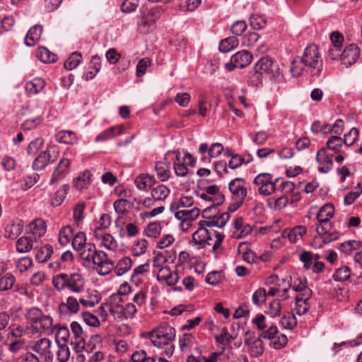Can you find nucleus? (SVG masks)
<instances>
[{
	"label": "nucleus",
	"mask_w": 362,
	"mask_h": 362,
	"mask_svg": "<svg viewBox=\"0 0 362 362\" xmlns=\"http://www.w3.org/2000/svg\"><path fill=\"white\" fill-rule=\"evenodd\" d=\"M211 209H214V207H206L203 210L202 217L204 220L199 221V228L192 235V242L194 245H198L199 248H204L207 245H211V241L215 238L216 240L212 246V252L217 255L224 239V235L214 230H208L206 228H223L230 218V213L227 211L219 215L216 214L210 215L209 212Z\"/></svg>",
	"instance_id": "1"
},
{
	"label": "nucleus",
	"mask_w": 362,
	"mask_h": 362,
	"mask_svg": "<svg viewBox=\"0 0 362 362\" xmlns=\"http://www.w3.org/2000/svg\"><path fill=\"white\" fill-rule=\"evenodd\" d=\"M175 329L170 325H164L156 327L148 333V338L154 346L164 349V354L171 356L175 351L173 341L175 339Z\"/></svg>",
	"instance_id": "2"
},
{
	"label": "nucleus",
	"mask_w": 362,
	"mask_h": 362,
	"mask_svg": "<svg viewBox=\"0 0 362 362\" xmlns=\"http://www.w3.org/2000/svg\"><path fill=\"white\" fill-rule=\"evenodd\" d=\"M52 282L54 288L58 291L68 290L71 293H80L85 287V279L78 272L58 274L52 277Z\"/></svg>",
	"instance_id": "3"
},
{
	"label": "nucleus",
	"mask_w": 362,
	"mask_h": 362,
	"mask_svg": "<svg viewBox=\"0 0 362 362\" xmlns=\"http://www.w3.org/2000/svg\"><path fill=\"white\" fill-rule=\"evenodd\" d=\"M26 319L32 329L35 332L52 334L57 327L54 324L53 318L49 315L45 314L37 308H32L26 313Z\"/></svg>",
	"instance_id": "4"
},
{
	"label": "nucleus",
	"mask_w": 362,
	"mask_h": 362,
	"mask_svg": "<svg viewBox=\"0 0 362 362\" xmlns=\"http://www.w3.org/2000/svg\"><path fill=\"white\" fill-rule=\"evenodd\" d=\"M83 261L88 264H93L100 276H106L114 269V262L108 258V255L95 247Z\"/></svg>",
	"instance_id": "5"
},
{
	"label": "nucleus",
	"mask_w": 362,
	"mask_h": 362,
	"mask_svg": "<svg viewBox=\"0 0 362 362\" xmlns=\"http://www.w3.org/2000/svg\"><path fill=\"white\" fill-rule=\"evenodd\" d=\"M111 300L110 312L115 319L123 321L135 317L137 309L134 303H129L124 306L122 298L118 296H112Z\"/></svg>",
	"instance_id": "6"
},
{
	"label": "nucleus",
	"mask_w": 362,
	"mask_h": 362,
	"mask_svg": "<svg viewBox=\"0 0 362 362\" xmlns=\"http://www.w3.org/2000/svg\"><path fill=\"white\" fill-rule=\"evenodd\" d=\"M301 63L308 69L313 76H319L322 72L323 63L315 45L308 46L300 59Z\"/></svg>",
	"instance_id": "7"
},
{
	"label": "nucleus",
	"mask_w": 362,
	"mask_h": 362,
	"mask_svg": "<svg viewBox=\"0 0 362 362\" xmlns=\"http://www.w3.org/2000/svg\"><path fill=\"white\" fill-rule=\"evenodd\" d=\"M27 109L30 112H35L38 115L33 119H28L21 124V129L24 131H29L35 129L43 122L45 107L42 102L39 100H33L28 103Z\"/></svg>",
	"instance_id": "8"
},
{
	"label": "nucleus",
	"mask_w": 362,
	"mask_h": 362,
	"mask_svg": "<svg viewBox=\"0 0 362 362\" xmlns=\"http://www.w3.org/2000/svg\"><path fill=\"white\" fill-rule=\"evenodd\" d=\"M71 245L74 250L78 252L79 257L83 260L96 247L95 244L86 242V235L81 231L74 235Z\"/></svg>",
	"instance_id": "9"
},
{
	"label": "nucleus",
	"mask_w": 362,
	"mask_h": 362,
	"mask_svg": "<svg viewBox=\"0 0 362 362\" xmlns=\"http://www.w3.org/2000/svg\"><path fill=\"white\" fill-rule=\"evenodd\" d=\"M244 344L251 357L259 358L264 351V345L262 339L259 337H257L254 332H246Z\"/></svg>",
	"instance_id": "10"
},
{
	"label": "nucleus",
	"mask_w": 362,
	"mask_h": 362,
	"mask_svg": "<svg viewBox=\"0 0 362 362\" xmlns=\"http://www.w3.org/2000/svg\"><path fill=\"white\" fill-rule=\"evenodd\" d=\"M164 13L161 6H154L151 8L143 9L138 16L137 24L139 27L153 26Z\"/></svg>",
	"instance_id": "11"
},
{
	"label": "nucleus",
	"mask_w": 362,
	"mask_h": 362,
	"mask_svg": "<svg viewBox=\"0 0 362 362\" xmlns=\"http://www.w3.org/2000/svg\"><path fill=\"white\" fill-rule=\"evenodd\" d=\"M273 175L270 173H263L257 175L253 184L258 187V192L264 196H268L275 192V183L272 181Z\"/></svg>",
	"instance_id": "12"
},
{
	"label": "nucleus",
	"mask_w": 362,
	"mask_h": 362,
	"mask_svg": "<svg viewBox=\"0 0 362 362\" xmlns=\"http://www.w3.org/2000/svg\"><path fill=\"white\" fill-rule=\"evenodd\" d=\"M224 151L223 146L221 143H214L210 146L206 143H202L198 148V153L200 160L203 163H210L211 158H218Z\"/></svg>",
	"instance_id": "13"
},
{
	"label": "nucleus",
	"mask_w": 362,
	"mask_h": 362,
	"mask_svg": "<svg viewBox=\"0 0 362 362\" xmlns=\"http://www.w3.org/2000/svg\"><path fill=\"white\" fill-rule=\"evenodd\" d=\"M253 56L251 52L242 50L234 54L230 62L225 64V68L228 71H233L235 68H245L251 64Z\"/></svg>",
	"instance_id": "14"
},
{
	"label": "nucleus",
	"mask_w": 362,
	"mask_h": 362,
	"mask_svg": "<svg viewBox=\"0 0 362 362\" xmlns=\"http://www.w3.org/2000/svg\"><path fill=\"white\" fill-rule=\"evenodd\" d=\"M316 232L325 244L329 243L339 238V233L333 228L331 221H317Z\"/></svg>",
	"instance_id": "15"
},
{
	"label": "nucleus",
	"mask_w": 362,
	"mask_h": 362,
	"mask_svg": "<svg viewBox=\"0 0 362 362\" xmlns=\"http://www.w3.org/2000/svg\"><path fill=\"white\" fill-rule=\"evenodd\" d=\"M200 214V210L197 207L191 209H184L175 213V217L180 221V228L183 231H187Z\"/></svg>",
	"instance_id": "16"
},
{
	"label": "nucleus",
	"mask_w": 362,
	"mask_h": 362,
	"mask_svg": "<svg viewBox=\"0 0 362 362\" xmlns=\"http://www.w3.org/2000/svg\"><path fill=\"white\" fill-rule=\"evenodd\" d=\"M228 189L234 200L244 202L247 194V182L245 179L237 177L232 180L228 184Z\"/></svg>",
	"instance_id": "17"
},
{
	"label": "nucleus",
	"mask_w": 362,
	"mask_h": 362,
	"mask_svg": "<svg viewBox=\"0 0 362 362\" xmlns=\"http://www.w3.org/2000/svg\"><path fill=\"white\" fill-rule=\"evenodd\" d=\"M93 236L100 247H104L110 251L117 250L118 243L110 233L100 230H94Z\"/></svg>",
	"instance_id": "18"
},
{
	"label": "nucleus",
	"mask_w": 362,
	"mask_h": 362,
	"mask_svg": "<svg viewBox=\"0 0 362 362\" xmlns=\"http://www.w3.org/2000/svg\"><path fill=\"white\" fill-rule=\"evenodd\" d=\"M51 346L52 341L48 338L43 337L34 341L30 349L47 361L53 358Z\"/></svg>",
	"instance_id": "19"
},
{
	"label": "nucleus",
	"mask_w": 362,
	"mask_h": 362,
	"mask_svg": "<svg viewBox=\"0 0 362 362\" xmlns=\"http://www.w3.org/2000/svg\"><path fill=\"white\" fill-rule=\"evenodd\" d=\"M71 160L66 158H62L54 168L49 185H57L69 173Z\"/></svg>",
	"instance_id": "20"
},
{
	"label": "nucleus",
	"mask_w": 362,
	"mask_h": 362,
	"mask_svg": "<svg viewBox=\"0 0 362 362\" xmlns=\"http://www.w3.org/2000/svg\"><path fill=\"white\" fill-rule=\"evenodd\" d=\"M317 169L322 173H327L333 168L332 155L329 154L325 147L320 148L316 154Z\"/></svg>",
	"instance_id": "21"
},
{
	"label": "nucleus",
	"mask_w": 362,
	"mask_h": 362,
	"mask_svg": "<svg viewBox=\"0 0 362 362\" xmlns=\"http://www.w3.org/2000/svg\"><path fill=\"white\" fill-rule=\"evenodd\" d=\"M307 233L305 226L299 225L293 228H286L281 232V237L288 239L291 243H297L303 240Z\"/></svg>",
	"instance_id": "22"
},
{
	"label": "nucleus",
	"mask_w": 362,
	"mask_h": 362,
	"mask_svg": "<svg viewBox=\"0 0 362 362\" xmlns=\"http://www.w3.org/2000/svg\"><path fill=\"white\" fill-rule=\"evenodd\" d=\"M360 49L356 44L346 46L342 51L341 61L346 66L354 64L360 57Z\"/></svg>",
	"instance_id": "23"
},
{
	"label": "nucleus",
	"mask_w": 362,
	"mask_h": 362,
	"mask_svg": "<svg viewBox=\"0 0 362 362\" xmlns=\"http://www.w3.org/2000/svg\"><path fill=\"white\" fill-rule=\"evenodd\" d=\"M157 280L166 286H174L178 280L179 276L176 271H172L168 267H160L157 274Z\"/></svg>",
	"instance_id": "24"
},
{
	"label": "nucleus",
	"mask_w": 362,
	"mask_h": 362,
	"mask_svg": "<svg viewBox=\"0 0 362 362\" xmlns=\"http://www.w3.org/2000/svg\"><path fill=\"white\" fill-rule=\"evenodd\" d=\"M312 296L311 290H306L305 293H299L295 298V310L299 315H304L309 310L308 300Z\"/></svg>",
	"instance_id": "25"
},
{
	"label": "nucleus",
	"mask_w": 362,
	"mask_h": 362,
	"mask_svg": "<svg viewBox=\"0 0 362 362\" xmlns=\"http://www.w3.org/2000/svg\"><path fill=\"white\" fill-rule=\"evenodd\" d=\"M57 153L52 155L49 151L41 152L35 159L33 163V168L35 170L44 169L49 163H54L57 158Z\"/></svg>",
	"instance_id": "26"
},
{
	"label": "nucleus",
	"mask_w": 362,
	"mask_h": 362,
	"mask_svg": "<svg viewBox=\"0 0 362 362\" xmlns=\"http://www.w3.org/2000/svg\"><path fill=\"white\" fill-rule=\"evenodd\" d=\"M154 170L157 177L161 182L168 181L171 175L170 161L166 158H164V160L157 161L155 163Z\"/></svg>",
	"instance_id": "27"
},
{
	"label": "nucleus",
	"mask_w": 362,
	"mask_h": 362,
	"mask_svg": "<svg viewBox=\"0 0 362 362\" xmlns=\"http://www.w3.org/2000/svg\"><path fill=\"white\" fill-rule=\"evenodd\" d=\"M7 267L4 264H0V291H6L12 288L16 282L15 276L10 274H3L6 271Z\"/></svg>",
	"instance_id": "28"
},
{
	"label": "nucleus",
	"mask_w": 362,
	"mask_h": 362,
	"mask_svg": "<svg viewBox=\"0 0 362 362\" xmlns=\"http://www.w3.org/2000/svg\"><path fill=\"white\" fill-rule=\"evenodd\" d=\"M124 132V127L123 125L113 126L98 134L95 139V141L96 142H103L113 139L118 135L122 134Z\"/></svg>",
	"instance_id": "29"
},
{
	"label": "nucleus",
	"mask_w": 362,
	"mask_h": 362,
	"mask_svg": "<svg viewBox=\"0 0 362 362\" xmlns=\"http://www.w3.org/2000/svg\"><path fill=\"white\" fill-rule=\"evenodd\" d=\"M133 265V261L131 257L124 256L114 263V269L112 271L117 276H121L128 272Z\"/></svg>",
	"instance_id": "30"
},
{
	"label": "nucleus",
	"mask_w": 362,
	"mask_h": 362,
	"mask_svg": "<svg viewBox=\"0 0 362 362\" xmlns=\"http://www.w3.org/2000/svg\"><path fill=\"white\" fill-rule=\"evenodd\" d=\"M23 228L21 221H11L4 228V235L7 238L15 239L22 233Z\"/></svg>",
	"instance_id": "31"
},
{
	"label": "nucleus",
	"mask_w": 362,
	"mask_h": 362,
	"mask_svg": "<svg viewBox=\"0 0 362 362\" xmlns=\"http://www.w3.org/2000/svg\"><path fill=\"white\" fill-rule=\"evenodd\" d=\"M290 279L291 283L288 284V288H284V293L287 292L290 287L295 291L301 292L300 293H305L306 290H310L307 286L308 282L305 277L293 275Z\"/></svg>",
	"instance_id": "32"
},
{
	"label": "nucleus",
	"mask_w": 362,
	"mask_h": 362,
	"mask_svg": "<svg viewBox=\"0 0 362 362\" xmlns=\"http://www.w3.org/2000/svg\"><path fill=\"white\" fill-rule=\"evenodd\" d=\"M43 32L41 25H35L28 31L25 38V43L27 46H34L40 39Z\"/></svg>",
	"instance_id": "33"
},
{
	"label": "nucleus",
	"mask_w": 362,
	"mask_h": 362,
	"mask_svg": "<svg viewBox=\"0 0 362 362\" xmlns=\"http://www.w3.org/2000/svg\"><path fill=\"white\" fill-rule=\"evenodd\" d=\"M93 175L88 170L79 173V175L74 180L73 183L78 191H82L88 187L92 181Z\"/></svg>",
	"instance_id": "34"
},
{
	"label": "nucleus",
	"mask_w": 362,
	"mask_h": 362,
	"mask_svg": "<svg viewBox=\"0 0 362 362\" xmlns=\"http://www.w3.org/2000/svg\"><path fill=\"white\" fill-rule=\"evenodd\" d=\"M156 182L153 175L147 173H142L139 175L134 180L136 187L142 191H147Z\"/></svg>",
	"instance_id": "35"
},
{
	"label": "nucleus",
	"mask_w": 362,
	"mask_h": 362,
	"mask_svg": "<svg viewBox=\"0 0 362 362\" xmlns=\"http://www.w3.org/2000/svg\"><path fill=\"white\" fill-rule=\"evenodd\" d=\"M30 234L35 241L42 238L47 231V226L42 219H35L29 225Z\"/></svg>",
	"instance_id": "36"
},
{
	"label": "nucleus",
	"mask_w": 362,
	"mask_h": 362,
	"mask_svg": "<svg viewBox=\"0 0 362 362\" xmlns=\"http://www.w3.org/2000/svg\"><path fill=\"white\" fill-rule=\"evenodd\" d=\"M200 198L203 199L204 201L209 202L211 203L210 206L208 207H214V209H211L209 214L214 215V214L219 215L222 213H219L217 206L221 205L222 203H223L225 200V197L223 195H218V197H212L211 195H209L207 192H203L200 194Z\"/></svg>",
	"instance_id": "37"
},
{
	"label": "nucleus",
	"mask_w": 362,
	"mask_h": 362,
	"mask_svg": "<svg viewBox=\"0 0 362 362\" xmlns=\"http://www.w3.org/2000/svg\"><path fill=\"white\" fill-rule=\"evenodd\" d=\"M101 69V59L97 55L93 56L88 70L83 75V78L86 81L93 79Z\"/></svg>",
	"instance_id": "38"
},
{
	"label": "nucleus",
	"mask_w": 362,
	"mask_h": 362,
	"mask_svg": "<svg viewBox=\"0 0 362 362\" xmlns=\"http://www.w3.org/2000/svg\"><path fill=\"white\" fill-rule=\"evenodd\" d=\"M70 190V186L68 184L63 185L59 188L50 200V204L54 207L59 206L64 202L66 195Z\"/></svg>",
	"instance_id": "39"
},
{
	"label": "nucleus",
	"mask_w": 362,
	"mask_h": 362,
	"mask_svg": "<svg viewBox=\"0 0 362 362\" xmlns=\"http://www.w3.org/2000/svg\"><path fill=\"white\" fill-rule=\"evenodd\" d=\"M55 139L57 142L74 145L77 143L76 134L72 131L62 130L55 134Z\"/></svg>",
	"instance_id": "40"
},
{
	"label": "nucleus",
	"mask_w": 362,
	"mask_h": 362,
	"mask_svg": "<svg viewBox=\"0 0 362 362\" xmlns=\"http://www.w3.org/2000/svg\"><path fill=\"white\" fill-rule=\"evenodd\" d=\"M74 235V229L71 226H63L58 233V243L62 246H66L72 240Z\"/></svg>",
	"instance_id": "41"
},
{
	"label": "nucleus",
	"mask_w": 362,
	"mask_h": 362,
	"mask_svg": "<svg viewBox=\"0 0 362 362\" xmlns=\"http://www.w3.org/2000/svg\"><path fill=\"white\" fill-rule=\"evenodd\" d=\"M33 247V240L28 236H22L16 243V248L19 253L30 252Z\"/></svg>",
	"instance_id": "42"
},
{
	"label": "nucleus",
	"mask_w": 362,
	"mask_h": 362,
	"mask_svg": "<svg viewBox=\"0 0 362 362\" xmlns=\"http://www.w3.org/2000/svg\"><path fill=\"white\" fill-rule=\"evenodd\" d=\"M36 57L43 63H54L57 57L45 47H39L36 51Z\"/></svg>",
	"instance_id": "43"
},
{
	"label": "nucleus",
	"mask_w": 362,
	"mask_h": 362,
	"mask_svg": "<svg viewBox=\"0 0 362 362\" xmlns=\"http://www.w3.org/2000/svg\"><path fill=\"white\" fill-rule=\"evenodd\" d=\"M170 193V189L164 185H158L151 190V196L157 202L165 200Z\"/></svg>",
	"instance_id": "44"
},
{
	"label": "nucleus",
	"mask_w": 362,
	"mask_h": 362,
	"mask_svg": "<svg viewBox=\"0 0 362 362\" xmlns=\"http://www.w3.org/2000/svg\"><path fill=\"white\" fill-rule=\"evenodd\" d=\"M334 214V207L331 204L322 206L317 214V221H331L330 219Z\"/></svg>",
	"instance_id": "45"
},
{
	"label": "nucleus",
	"mask_w": 362,
	"mask_h": 362,
	"mask_svg": "<svg viewBox=\"0 0 362 362\" xmlns=\"http://www.w3.org/2000/svg\"><path fill=\"white\" fill-rule=\"evenodd\" d=\"M239 45L238 39L235 36H230L221 40L219 43V50L226 53L236 48Z\"/></svg>",
	"instance_id": "46"
},
{
	"label": "nucleus",
	"mask_w": 362,
	"mask_h": 362,
	"mask_svg": "<svg viewBox=\"0 0 362 362\" xmlns=\"http://www.w3.org/2000/svg\"><path fill=\"white\" fill-rule=\"evenodd\" d=\"M53 254L52 246L47 244L39 248L35 254V259L40 263L47 262Z\"/></svg>",
	"instance_id": "47"
},
{
	"label": "nucleus",
	"mask_w": 362,
	"mask_h": 362,
	"mask_svg": "<svg viewBox=\"0 0 362 362\" xmlns=\"http://www.w3.org/2000/svg\"><path fill=\"white\" fill-rule=\"evenodd\" d=\"M148 246V241L144 238H141L136 240L131 249V252L133 256L140 257L146 253Z\"/></svg>",
	"instance_id": "48"
},
{
	"label": "nucleus",
	"mask_w": 362,
	"mask_h": 362,
	"mask_svg": "<svg viewBox=\"0 0 362 362\" xmlns=\"http://www.w3.org/2000/svg\"><path fill=\"white\" fill-rule=\"evenodd\" d=\"M45 83L41 78H35L25 84V90L30 94H37L45 87Z\"/></svg>",
	"instance_id": "49"
},
{
	"label": "nucleus",
	"mask_w": 362,
	"mask_h": 362,
	"mask_svg": "<svg viewBox=\"0 0 362 362\" xmlns=\"http://www.w3.org/2000/svg\"><path fill=\"white\" fill-rule=\"evenodd\" d=\"M344 144L343 139L339 136H331L326 142V150H330L336 153L341 151V149Z\"/></svg>",
	"instance_id": "50"
},
{
	"label": "nucleus",
	"mask_w": 362,
	"mask_h": 362,
	"mask_svg": "<svg viewBox=\"0 0 362 362\" xmlns=\"http://www.w3.org/2000/svg\"><path fill=\"white\" fill-rule=\"evenodd\" d=\"M274 66V62L269 57H262L255 65L254 69L263 74H269Z\"/></svg>",
	"instance_id": "51"
},
{
	"label": "nucleus",
	"mask_w": 362,
	"mask_h": 362,
	"mask_svg": "<svg viewBox=\"0 0 362 362\" xmlns=\"http://www.w3.org/2000/svg\"><path fill=\"white\" fill-rule=\"evenodd\" d=\"M267 300V291L264 288H259L252 296V302L257 308H261Z\"/></svg>",
	"instance_id": "52"
},
{
	"label": "nucleus",
	"mask_w": 362,
	"mask_h": 362,
	"mask_svg": "<svg viewBox=\"0 0 362 362\" xmlns=\"http://www.w3.org/2000/svg\"><path fill=\"white\" fill-rule=\"evenodd\" d=\"M82 60V54L78 52H73L66 60L64 66L66 70H73L76 68Z\"/></svg>",
	"instance_id": "53"
},
{
	"label": "nucleus",
	"mask_w": 362,
	"mask_h": 362,
	"mask_svg": "<svg viewBox=\"0 0 362 362\" xmlns=\"http://www.w3.org/2000/svg\"><path fill=\"white\" fill-rule=\"evenodd\" d=\"M281 309V301L279 299H274L267 306L265 313L272 317H275L280 315Z\"/></svg>",
	"instance_id": "54"
},
{
	"label": "nucleus",
	"mask_w": 362,
	"mask_h": 362,
	"mask_svg": "<svg viewBox=\"0 0 362 362\" xmlns=\"http://www.w3.org/2000/svg\"><path fill=\"white\" fill-rule=\"evenodd\" d=\"M55 334V341L57 344H68L70 337V333L68 328L60 327L57 325Z\"/></svg>",
	"instance_id": "55"
},
{
	"label": "nucleus",
	"mask_w": 362,
	"mask_h": 362,
	"mask_svg": "<svg viewBox=\"0 0 362 362\" xmlns=\"http://www.w3.org/2000/svg\"><path fill=\"white\" fill-rule=\"evenodd\" d=\"M39 179L40 176L37 173L25 176L20 180L21 188L24 191L28 190L36 184Z\"/></svg>",
	"instance_id": "56"
},
{
	"label": "nucleus",
	"mask_w": 362,
	"mask_h": 362,
	"mask_svg": "<svg viewBox=\"0 0 362 362\" xmlns=\"http://www.w3.org/2000/svg\"><path fill=\"white\" fill-rule=\"evenodd\" d=\"M361 247H362V243L361 241L351 240L341 243L339 249L342 252L349 254Z\"/></svg>",
	"instance_id": "57"
},
{
	"label": "nucleus",
	"mask_w": 362,
	"mask_h": 362,
	"mask_svg": "<svg viewBox=\"0 0 362 362\" xmlns=\"http://www.w3.org/2000/svg\"><path fill=\"white\" fill-rule=\"evenodd\" d=\"M281 324L285 329H293L297 325V320L295 315L291 312L285 313L281 320Z\"/></svg>",
	"instance_id": "58"
},
{
	"label": "nucleus",
	"mask_w": 362,
	"mask_h": 362,
	"mask_svg": "<svg viewBox=\"0 0 362 362\" xmlns=\"http://www.w3.org/2000/svg\"><path fill=\"white\" fill-rule=\"evenodd\" d=\"M351 276V269L347 266L337 269L333 274V279L336 281L343 282L348 280Z\"/></svg>",
	"instance_id": "59"
},
{
	"label": "nucleus",
	"mask_w": 362,
	"mask_h": 362,
	"mask_svg": "<svg viewBox=\"0 0 362 362\" xmlns=\"http://www.w3.org/2000/svg\"><path fill=\"white\" fill-rule=\"evenodd\" d=\"M113 207L116 213L124 214L128 212V209L131 207V204L127 199L119 198L115 201Z\"/></svg>",
	"instance_id": "60"
},
{
	"label": "nucleus",
	"mask_w": 362,
	"mask_h": 362,
	"mask_svg": "<svg viewBox=\"0 0 362 362\" xmlns=\"http://www.w3.org/2000/svg\"><path fill=\"white\" fill-rule=\"evenodd\" d=\"M58 351L57 358L59 362H66L70 358V349L68 344H57Z\"/></svg>",
	"instance_id": "61"
},
{
	"label": "nucleus",
	"mask_w": 362,
	"mask_h": 362,
	"mask_svg": "<svg viewBox=\"0 0 362 362\" xmlns=\"http://www.w3.org/2000/svg\"><path fill=\"white\" fill-rule=\"evenodd\" d=\"M247 25L245 21L238 20L233 23L230 26V33L235 36H240L247 30Z\"/></svg>",
	"instance_id": "62"
},
{
	"label": "nucleus",
	"mask_w": 362,
	"mask_h": 362,
	"mask_svg": "<svg viewBox=\"0 0 362 362\" xmlns=\"http://www.w3.org/2000/svg\"><path fill=\"white\" fill-rule=\"evenodd\" d=\"M152 64V61L148 57H144L141 59L137 65H136V74L138 77L143 76L147 70V68L151 66Z\"/></svg>",
	"instance_id": "63"
},
{
	"label": "nucleus",
	"mask_w": 362,
	"mask_h": 362,
	"mask_svg": "<svg viewBox=\"0 0 362 362\" xmlns=\"http://www.w3.org/2000/svg\"><path fill=\"white\" fill-rule=\"evenodd\" d=\"M267 21L263 16L252 15L250 18V25L255 30H260L265 27Z\"/></svg>",
	"instance_id": "64"
}]
</instances>
